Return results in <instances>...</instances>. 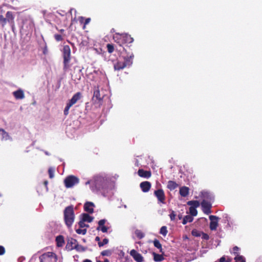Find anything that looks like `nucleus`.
I'll return each instance as SVG.
<instances>
[{"label":"nucleus","instance_id":"obj_1","mask_svg":"<svg viewBox=\"0 0 262 262\" xmlns=\"http://www.w3.org/2000/svg\"><path fill=\"white\" fill-rule=\"evenodd\" d=\"M133 58L134 55L132 54L130 56H123L117 59L113 64L114 70L118 71L130 66L133 64Z\"/></svg>","mask_w":262,"mask_h":262},{"label":"nucleus","instance_id":"obj_2","mask_svg":"<svg viewBox=\"0 0 262 262\" xmlns=\"http://www.w3.org/2000/svg\"><path fill=\"white\" fill-rule=\"evenodd\" d=\"M63 219L67 227L69 229L71 228L75 220V213L73 205L65 208L63 211Z\"/></svg>","mask_w":262,"mask_h":262},{"label":"nucleus","instance_id":"obj_3","mask_svg":"<svg viewBox=\"0 0 262 262\" xmlns=\"http://www.w3.org/2000/svg\"><path fill=\"white\" fill-rule=\"evenodd\" d=\"M114 41L122 46L125 43H130L134 41V39L127 33H115L113 36Z\"/></svg>","mask_w":262,"mask_h":262},{"label":"nucleus","instance_id":"obj_4","mask_svg":"<svg viewBox=\"0 0 262 262\" xmlns=\"http://www.w3.org/2000/svg\"><path fill=\"white\" fill-rule=\"evenodd\" d=\"M8 23L12 29L13 32L15 30L14 15L12 11H8L6 14V17L3 15H0V25L4 28Z\"/></svg>","mask_w":262,"mask_h":262},{"label":"nucleus","instance_id":"obj_5","mask_svg":"<svg viewBox=\"0 0 262 262\" xmlns=\"http://www.w3.org/2000/svg\"><path fill=\"white\" fill-rule=\"evenodd\" d=\"M62 57H63V69L64 72H66L70 67L69 64L71 59V51L69 46L65 45L63 47L62 50Z\"/></svg>","mask_w":262,"mask_h":262},{"label":"nucleus","instance_id":"obj_6","mask_svg":"<svg viewBox=\"0 0 262 262\" xmlns=\"http://www.w3.org/2000/svg\"><path fill=\"white\" fill-rule=\"evenodd\" d=\"M34 28V24L32 19L30 18H26L23 20V25L21 27V32L26 35L32 33Z\"/></svg>","mask_w":262,"mask_h":262},{"label":"nucleus","instance_id":"obj_7","mask_svg":"<svg viewBox=\"0 0 262 262\" xmlns=\"http://www.w3.org/2000/svg\"><path fill=\"white\" fill-rule=\"evenodd\" d=\"M82 94L80 92L75 93L72 98L67 103L66 106L64 108L63 113L65 116L69 114V111L71 107L77 103V102L82 98Z\"/></svg>","mask_w":262,"mask_h":262},{"label":"nucleus","instance_id":"obj_8","mask_svg":"<svg viewBox=\"0 0 262 262\" xmlns=\"http://www.w3.org/2000/svg\"><path fill=\"white\" fill-rule=\"evenodd\" d=\"M40 262H57V257L53 252H47L39 257Z\"/></svg>","mask_w":262,"mask_h":262},{"label":"nucleus","instance_id":"obj_9","mask_svg":"<svg viewBox=\"0 0 262 262\" xmlns=\"http://www.w3.org/2000/svg\"><path fill=\"white\" fill-rule=\"evenodd\" d=\"M79 182L78 178L74 176H69L64 180L65 186L67 188L72 187L75 185L78 184Z\"/></svg>","mask_w":262,"mask_h":262},{"label":"nucleus","instance_id":"obj_10","mask_svg":"<svg viewBox=\"0 0 262 262\" xmlns=\"http://www.w3.org/2000/svg\"><path fill=\"white\" fill-rule=\"evenodd\" d=\"M103 97H101L100 93V90L99 86H94V93L93 96L92 98V100L95 103H101V102L103 100Z\"/></svg>","mask_w":262,"mask_h":262},{"label":"nucleus","instance_id":"obj_11","mask_svg":"<svg viewBox=\"0 0 262 262\" xmlns=\"http://www.w3.org/2000/svg\"><path fill=\"white\" fill-rule=\"evenodd\" d=\"M201 207L203 212L206 214H209L211 212V203L210 201L202 200L201 203Z\"/></svg>","mask_w":262,"mask_h":262},{"label":"nucleus","instance_id":"obj_12","mask_svg":"<svg viewBox=\"0 0 262 262\" xmlns=\"http://www.w3.org/2000/svg\"><path fill=\"white\" fill-rule=\"evenodd\" d=\"M154 194L158 199V202L165 204V195L162 189H159L154 191Z\"/></svg>","mask_w":262,"mask_h":262},{"label":"nucleus","instance_id":"obj_13","mask_svg":"<svg viewBox=\"0 0 262 262\" xmlns=\"http://www.w3.org/2000/svg\"><path fill=\"white\" fill-rule=\"evenodd\" d=\"M210 220V229L211 230H216L218 226V219L219 217L213 215L209 216Z\"/></svg>","mask_w":262,"mask_h":262},{"label":"nucleus","instance_id":"obj_14","mask_svg":"<svg viewBox=\"0 0 262 262\" xmlns=\"http://www.w3.org/2000/svg\"><path fill=\"white\" fill-rule=\"evenodd\" d=\"M130 255L133 257L135 260L137 262H143V257L142 255L138 253L135 249H133L130 251Z\"/></svg>","mask_w":262,"mask_h":262},{"label":"nucleus","instance_id":"obj_15","mask_svg":"<svg viewBox=\"0 0 262 262\" xmlns=\"http://www.w3.org/2000/svg\"><path fill=\"white\" fill-rule=\"evenodd\" d=\"M106 222L105 219L100 220L98 222V226L97 227L96 230L98 231H101L103 233H106L108 231V228L104 226Z\"/></svg>","mask_w":262,"mask_h":262},{"label":"nucleus","instance_id":"obj_16","mask_svg":"<svg viewBox=\"0 0 262 262\" xmlns=\"http://www.w3.org/2000/svg\"><path fill=\"white\" fill-rule=\"evenodd\" d=\"M151 186V183L148 181L142 182L140 184V187L144 192H148L150 190Z\"/></svg>","mask_w":262,"mask_h":262},{"label":"nucleus","instance_id":"obj_17","mask_svg":"<svg viewBox=\"0 0 262 262\" xmlns=\"http://www.w3.org/2000/svg\"><path fill=\"white\" fill-rule=\"evenodd\" d=\"M138 174L142 178H149L151 176L150 170H144L143 169H139L138 171Z\"/></svg>","mask_w":262,"mask_h":262},{"label":"nucleus","instance_id":"obj_18","mask_svg":"<svg viewBox=\"0 0 262 262\" xmlns=\"http://www.w3.org/2000/svg\"><path fill=\"white\" fill-rule=\"evenodd\" d=\"M94 204L92 202H87L84 205V211L89 213H93L94 212Z\"/></svg>","mask_w":262,"mask_h":262},{"label":"nucleus","instance_id":"obj_19","mask_svg":"<svg viewBox=\"0 0 262 262\" xmlns=\"http://www.w3.org/2000/svg\"><path fill=\"white\" fill-rule=\"evenodd\" d=\"M13 95L16 99H22L25 97L24 92L21 90L13 92Z\"/></svg>","mask_w":262,"mask_h":262},{"label":"nucleus","instance_id":"obj_20","mask_svg":"<svg viewBox=\"0 0 262 262\" xmlns=\"http://www.w3.org/2000/svg\"><path fill=\"white\" fill-rule=\"evenodd\" d=\"M189 188L186 186H183L180 188L179 193L183 197H186L189 194Z\"/></svg>","mask_w":262,"mask_h":262},{"label":"nucleus","instance_id":"obj_21","mask_svg":"<svg viewBox=\"0 0 262 262\" xmlns=\"http://www.w3.org/2000/svg\"><path fill=\"white\" fill-rule=\"evenodd\" d=\"M81 216L82 219L80 220L84 222L91 223L94 219L93 217L90 216L88 213H82Z\"/></svg>","mask_w":262,"mask_h":262},{"label":"nucleus","instance_id":"obj_22","mask_svg":"<svg viewBox=\"0 0 262 262\" xmlns=\"http://www.w3.org/2000/svg\"><path fill=\"white\" fill-rule=\"evenodd\" d=\"M201 196L203 200H206V201L211 202L212 196H211V194L208 192H206V191L202 192Z\"/></svg>","mask_w":262,"mask_h":262},{"label":"nucleus","instance_id":"obj_23","mask_svg":"<svg viewBox=\"0 0 262 262\" xmlns=\"http://www.w3.org/2000/svg\"><path fill=\"white\" fill-rule=\"evenodd\" d=\"M56 245L57 247H62L64 244V237L62 235H58L56 237Z\"/></svg>","mask_w":262,"mask_h":262},{"label":"nucleus","instance_id":"obj_24","mask_svg":"<svg viewBox=\"0 0 262 262\" xmlns=\"http://www.w3.org/2000/svg\"><path fill=\"white\" fill-rule=\"evenodd\" d=\"M178 187V184L174 181H169L167 183V187L170 190H173Z\"/></svg>","mask_w":262,"mask_h":262},{"label":"nucleus","instance_id":"obj_25","mask_svg":"<svg viewBox=\"0 0 262 262\" xmlns=\"http://www.w3.org/2000/svg\"><path fill=\"white\" fill-rule=\"evenodd\" d=\"M0 137L2 140H7L9 139V135L4 129L0 128Z\"/></svg>","mask_w":262,"mask_h":262},{"label":"nucleus","instance_id":"obj_26","mask_svg":"<svg viewBox=\"0 0 262 262\" xmlns=\"http://www.w3.org/2000/svg\"><path fill=\"white\" fill-rule=\"evenodd\" d=\"M152 255L154 256V260L156 262H161L164 259V256L162 254H159L155 252H153Z\"/></svg>","mask_w":262,"mask_h":262},{"label":"nucleus","instance_id":"obj_27","mask_svg":"<svg viewBox=\"0 0 262 262\" xmlns=\"http://www.w3.org/2000/svg\"><path fill=\"white\" fill-rule=\"evenodd\" d=\"M193 220V218L191 215H187L184 216L183 219L182 224L183 225L186 224L187 223L192 222Z\"/></svg>","mask_w":262,"mask_h":262},{"label":"nucleus","instance_id":"obj_28","mask_svg":"<svg viewBox=\"0 0 262 262\" xmlns=\"http://www.w3.org/2000/svg\"><path fill=\"white\" fill-rule=\"evenodd\" d=\"M187 204L190 206V207L198 208L200 205V203L198 201H189L187 202Z\"/></svg>","mask_w":262,"mask_h":262},{"label":"nucleus","instance_id":"obj_29","mask_svg":"<svg viewBox=\"0 0 262 262\" xmlns=\"http://www.w3.org/2000/svg\"><path fill=\"white\" fill-rule=\"evenodd\" d=\"M153 244L155 247L157 248L160 250V252H161L162 253H164V252L163 251L162 245L161 244L159 240L155 239L153 241Z\"/></svg>","mask_w":262,"mask_h":262},{"label":"nucleus","instance_id":"obj_30","mask_svg":"<svg viewBox=\"0 0 262 262\" xmlns=\"http://www.w3.org/2000/svg\"><path fill=\"white\" fill-rule=\"evenodd\" d=\"M90 18H87L84 19V18L82 16H81L79 17V21L80 23H83V29L85 28V27L86 25H88L91 21Z\"/></svg>","mask_w":262,"mask_h":262},{"label":"nucleus","instance_id":"obj_31","mask_svg":"<svg viewBox=\"0 0 262 262\" xmlns=\"http://www.w3.org/2000/svg\"><path fill=\"white\" fill-rule=\"evenodd\" d=\"M76 232L78 234L85 235L86 233V229H81V228H77V225L75 226Z\"/></svg>","mask_w":262,"mask_h":262},{"label":"nucleus","instance_id":"obj_32","mask_svg":"<svg viewBox=\"0 0 262 262\" xmlns=\"http://www.w3.org/2000/svg\"><path fill=\"white\" fill-rule=\"evenodd\" d=\"M69 244L71 246V249H74V246L77 245V241L76 239L71 238L68 241V245Z\"/></svg>","mask_w":262,"mask_h":262},{"label":"nucleus","instance_id":"obj_33","mask_svg":"<svg viewBox=\"0 0 262 262\" xmlns=\"http://www.w3.org/2000/svg\"><path fill=\"white\" fill-rule=\"evenodd\" d=\"M235 262H246L245 257L241 255H236L234 257Z\"/></svg>","mask_w":262,"mask_h":262},{"label":"nucleus","instance_id":"obj_34","mask_svg":"<svg viewBox=\"0 0 262 262\" xmlns=\"http://www.w3.org/2000/svg\"><path fill=\"white\" fill-rule=\"evenodd\" d=\"M135 233L139 239H142L144 237V234L140 230H136Z\"/></svg>","mask_w":262,"mask_h":262},{"label":"nucleus","instance_id":"obj_35","mask_svg":"<svg viewBox=\"0 0 262 262\" xmlns=\"http://www.w3.org/2000/svg\"><path fill=\"white\" fill-rule=\"evenodd\" d=\"M74 249L78 252H83L85 250L86 248L82 245H78L74 246Z\"/></svg>","mask_w":262,"mask_h":262},{"label":"nucleus","instance_id":"obj_36","mask_svg":"<svg viewBox=\"0 0 262 262\" xmlns=\"http://www.w3.org/2000/svg\"><path fill=\"white\" fill-rule=\"evenodd\" d=\"M106 48L107 52L111 54L114 51V45L108 43L106 45Z\"/></svg>","mask_w":262,"mask_h":262},{"label":"nucleus","instance_id":"obj_37","mask_svg":"<svg viewBox=\"0 0 262 262\" xmlns=\"http://www.w3.org/2000/svg\"><path fill=\"white\" fill-rule=\"evenodd\" d=\"M168 231L167 229L166 226H162L160 231V233L163 235L164 236H165L167 234Z\"/></svg>","mask_w":262,"mask_h":262},{"label":"nucleus","instance_id":"obj_38","mask_svg":"<svg viewBox=\"0 0 262 262\" xmlns=\"http://www.w3.org/2000/svg\"><path fill=\"white\" fill-rule=\"evenodd\" d=\"M196 208L194 207H189V213H190V215L191 216H196L198 214V211L196 209Z\"/></svg>","mask_w":262,"mask_h":262},{"label":"nucleus","instance_id":"obj_39","mask_svg":"<svg viewBox=\"0 0 262 262\" xmlns=\"http://www.w3.org/2000/svg\"><path fill=\"white\" fill-rule=\"evenodd\" d=\"M239 251V248H238L237 246H234L232 248V251H230V252L231 254H233L236 256V255H239L238 254Z\"/></svg>","mask_w":262,"mask_h":262},{"label":"nucleus","instance_id":"obj_40","mask_svg":"<svg viewBox=\"0 0 262 262\" xmlns=\"http://www.w3.org/2000/svg\"><path fill=\"white\" fill-rule=\"evenodd\" d=\"M112 253V252L111 250H105L102 251L101 252V255H102V256H109L111 255Z\"/></svg>","mask_w":262,"mask_h":262},{"label":"nucleus","instance_id":"obj_41","mask_svg":"<svg viewBox=\"0 0 262 262\" xmlns=\"http://www.w3.org/2000/svg\"><path fill=\"white\" fill-rule=\"evenodd\" d=\"M191 234L193 236L200 237L201 235V232L196 229H193L191 231Z\"/></svg>","mask_w":262,"mask_h":262},{"label":"nucleus","instance_id":"obj_42","mask_svg":"<svg viewBox=\"0 0 262 262\" xmlns=\"http://www.w3.org/2000/svg\"><path fill=\"white\" fill-rule=\"evenodd\" d=\"M108 243V239L107 238H104L102 242H99L98 243V245L99 247H102L104 245L107 244Z\"/></svg>","mask_w":262,"mask_h":262},{"label":"nucleus","instance_id":"obj_43","mask_svg":"<svg viewBox=\"0 0 262 262\" xmlns=\"http://www.w3.org/2000/svg\"><path fill=\"white\" fill-rule=\"evenodd\" d=\"M55 39L57 41H60L63 40V38L61 34H55L54 36Z\"/></svg>","mask_w":262,"mask_h":262},{"label":"nucleus","instance_id":"obj_44","mask_svg":"<svg viewBox=\"0 0 262 262\" xmlns=\"http://www.w3.org/2000/svg\"><path fill=\"white\" fill-rule=\"evenodd\" d=\"M78 224L79 227L81 228L89 227V225L85 224V222H84L81 220L78 223Z\"/></svg>","mask_w":262,"mask_h":262},{"label":"nucleus","instance_id":"obj_45","mask_svg":"<svg viewBox=\"0 0 262 262\" xmlns=\"http://www.w3.org/2000/svg\"><path fill=\"white\" fill-rule=\"evenodd\" d=\"M54 169H53L52 168H50L48 169V173L50 179H52L54 177Z\"/></svg>","mask_w":262,"mask_h":262},{"label":"nucleus","instance_id":"obj_46","mask_svg":"<svg viewBox=\"0 0 262 262\" xmlns=\"http://www.w3.org/2000/svg\"><path fill=\"white\" fill-rule=\"evenodd\" d=\"M176 213L174 211H171L170 214H169L170 219L171 221H174L176 219Z\"/></svg>","mask_w":262,"mask_h":262},{"label":"nucleus","instance_id":"obj_47","mask_svg":"<svg viewBox=\"0 0 262 262\" xmlns=\"http://www.w3.org/2000/svg\"><path fill=\"white\" fill-rule=\"evenodd\" d=\"M6 252L4 246H0V255H4Z\"/></svg>","mask_w":262,"mask_h":262},{"label":"nucleus","instance_id":"obj_48","mask_svg":"<svg viewBox=\"0 0 262 262\" xmlns=\"http://www.w3.org/2000/svg\"><path fill=\"white\" fill-rule=\"evenodd\" d=\"M202 238L205 240H208L209 238V236L205 233H202Z\"/></svg>","mask_w":262,"mask_h":262},{"label":"nucleus","instance_id":"obj_49","mask_svg":"<svg viewBox=\"0 0 262 262\" xmlns=\"http://www.w3.org/2000/svg\"><path fill=\"white\" fill-rule=\"evenodd\" d=\"M42 52L44 55H46L48 53V49L47 46H45L43 48Z\"/></svg>","mask_w":262,"mask_h":262},{"label":"nucleus","instance_id":"obj_50","mask_svg":"<svg viewBox=\"0 0 262 262\" xmlns=\"http://www.w3.org/2000/svg\"><path fill=\"white\" fill-rule=\"evenodd\" d=\"M225 261H226V258L224 256L222 257L220 259V262H225Z\"/></svg>","mask_w":262,"mask_h":262},{"label":"nucleus","instance_id":"obj_51","mask_svg":"<svg viewBox=\"0 0 262 262\" xmlns=\"http://www.w3.org/2000/svg\"><path fill=\"white\" fill-rule=\"evenodd\" d=\"M96 262H110L109 260L107 258H105L104 260V261H101L99 260H96Z\"/></svg>","mask_w":262,"mask_h":262},{"label":"nucleus","instance_id":"obj_52","mask_svg":"<svg viewBox=\"0 0 262 262\" xmlns=\"http://www.w3.org/2000/svg\"><path fill=\"white\" fill-rule=\"evenodd\" d=\"M95 241L98 242H98H100V238L99 236H96L95 238Z\"/></svg>","mask_w":262,"mask_h":262},{"label":"nucleus","instance_id":"obj_53","mask_svg":"<svg viewBox=\"0 0 262 262\" xmlns=\"http://www.w3.org/2000/svg\"><path fill=\"white\" fill-rule=\"evenodd\" d=\"M48 181H45L44 182H43V184L45 185V186L47 187V185H48Z\"/></svg>","mask_w":262,"mask_h":262},{"label":"nucleus","instance_id":"obj_54","mask_svg":"<svg viewBox=\"0 0 262 262\" xmlns=\"http://www.w3.org/2000/svg\"><path fill=\"white\" fill-rule=\"evenodd\" d=\"M59 32L61 33V34L62 35V34H63V33L64 32V29H60L59 30Z\"/></svg>","mask_w":262,"mask_h":262},{"label":"nucleus","instance_id":"obj_55","mask_svg":"<svg viewBox=\"0 0 262 262\" xmlns=\"http://www.w3.org/2000/svg\"><path fill=\"white\" fill-rule=\"evenodd\" d=\"M178 218L179 220H181L182 219V214H179L178 215Z\"/></svg>","mask_w":262,"mask_h":262},{"label":"nucleus","instance_id":"obj_56","mask_svg":"<svg viewBox=\"0 0 262 262\" xmlns=\"http://www.w3.org/2000/svg\"><path fill=\"white\" fill-rule=\"evenodd\" d=\"M83 262H92V261L89 259H85Z\"/></svg>","mask_w":262,"mask_h":262},{"label":"nucleus","instance_id":"obj_57","mask_svg":"<svg viewBox=\"0 0 262 262\" xmlns=\"http://www.w3.org/2000/svg\"><path fill=\"white\" fill-rule=\"evenodd\" d=\"M226 262H231V259L230 258L227 259V260H226Z\"/></svg>","mask_w":262,"mask_h":262}]
</instances>
